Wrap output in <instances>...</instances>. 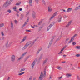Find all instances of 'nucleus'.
Returning a JSON list of instances; mask_svg holds the SVG:
<instances>
[{
	"mask_svg": "<svg viewBox=\"0 0 80 80\" xmlns=\"http://www.w3.org/2000/svg\"><path fill=\"white\" fill-rule=\"evenodd\" d=\"M77 36V34H76L74 35L71 38V40L70 41V42H69V43H71L73 40H74V39L75 38V37Z\"/></svg>",
	"mask_w": 80,
	"mask_h": 80,
	"instance_id": "nucleus-7",
	"label": "nucleus"
},
{
	"mask_svg": "<svg viewBox=\"0 0 80 80\" xmlns=\"http://www.w3.org/2000/svg\"><path fill=\"white\" fill-rule=\"evenodd\" d=\"M8 42H9L8 41H7V42L6 43L5 45L6 47L7 46V45H8Z\"/></svg>",
	"mask_w": 80,
	"mask_h": 80,
	"instance_id": "nucleus-36",
	"label": "nucleus"
},
{
	"mask_svg": "<svg viewBox=\"0 0 80 80\" xmlns=\"http://www.w3.org/2000/svg\"><path fill=\"white\" fill-rule=\"evenodd\" d=\"M77 79L78 80H80V77H78V76L77 77Z\"/></svg>",
	"mask_w": 80,
	"mask_h": 80,
	"instance_id": "nucleus-46",
	"label": "nucleus"
},
{
	"mask_svg": "<svg viewBox=\"0 0 80 80\" xmlns=\"http://www.w3.org/2000/svg\"><path fill=\"white\" fill-rule=\"evenodd\" d=\"M13 10L14 11H17V7L16 6L14 7L13 8Z\"/></svg>",
	"mask_w": 80,
	"mask_h": 80,
	"instance_id": "nucleus-26",
	"label": "nucleus"
},
{
	"mask_svg": "<svg viewBox=\"0 0 80 80\" xmlns=\"http://www.w3.org/2000/svg\"><path fill=\"white\" fill-rule=\"evenodd\" d=\"M72 10V8H69L67 9L66 12L67 13H70L71 12Z\"/></svg>",
	"mask_w": 80,
	"mask_h": 80,
	"instance_id": "nucleus-11",
	"label": "nucleus"
},
{
	"mask_svg": "<svg viewBox=\"0 0 80 80\" xmlns=\"http://www.w3.org/2000/svg\"><path fill=\"white\" fill-rule=\"evenodd\" d=\"M13 0H10L11 2H13Z\"/></svg>",
	"mask_w": 80,
	"mask_h": 80,
	"instance_id": "nucleus-62",
	"label": "nucleus"
},
{
	"mask_svg": "<svg viewBox=\"0 0 80 80\" xmlns=\"http://www.w3.org/2000/svg\"><path fill=\"white\" fill-rule=\"evenodd\" d=\"M20 4H21V2H18V3H17L16 4V5H20Z\"/></svg>",
	"mask_w": 80,
	"mask_h": 80,
	"instance_id": "nucleus-24",
	"label": "nucleus"
},
{
	"mask_svg": "<svg viewBox=\"0 0 80 80\" xmlns=\"http://www.w3.org/2000/svg\"><path fill=\"white\" fill-rule=\"evenodd\" d=\"M57 13H58V11H57L56 12H55L54 14H53L52 15L51 18L49 19L50 20H52V19H53V18H54V17H55L56 15H57Z\"/></svg>",
	"mask_w": 80,
	"mask_h": 80,
	"instance_id": "nucleus-4",
	"label": "nucleus"
},
{
	"mask_svg": "<svg viewBox=\"0 0 80 80\" xmlns=\"http://www.w3.org/2000/svg\"><path fill=\"white\" fill-rule=\"evenodd\" d=\"M10 80V77H9L8 79V80Z\"/></svg>",
	"mask_w": 80,
	"mask_h": 80,
	"instance_id": "nucleus-59",
	"label": "nucleus"
},
{
	"mask_svg": "<svg viewBox=\"0 0 80 80\" xmlns=\"http://www.w3.org/2000/svg\"><path fill=\"white\" fill-rule=\"evenodd\" d=\"M28 22V19L25 22V23L23 25L22 28H23L25 26V25L27 24Z\"/></svg>",
	"mask_w": 80,
	"mask_h": 80,
	"instance_id": "nucleus-15",
	"label": "nucleus"
},
{
	"mask_svg": "<svg viewBox=\"0 0 80 80\" xmlns=\"http://www.w3.org/2000/svg\"><path fill=\"white\" fill-rule=\"evenodd\" d=\"M36 2H38V0H35Z\"/></svg>",
	"mask_w": 80,
	"mask_h": 80,
	"instance_id": "nucleus-55",
	"label": "nucleus"
},
{
	"mask_svg": "<svg viewBox=\"0 0 80 80\" xmlns=\"http://www.w3.org/2000/svg\"><path fill=\"white\" fill-rule=\"evenodd\" d=\"M14 22L15 23H18V21H17V20H15Z\"/></svg>",
	"mask_w": 80,
	"mask_h": 80,
	"instance_id": "nucleus-45",
	"label": "nucleus"
},
{
	"mask_svg": "<svg viewBox=\"0 0 80 80\" xmlns=\"http://www.w3.org/2000/svg\"><path fill=\"white\" fill-rule=\"evenodd\" d=\"M32 77L31 76L29 78V80H32Z\"/></svg>",
	"mask_w": 80,
	"mask_h": 80,
	"instance_id": "nucleus-44",
	"label": "nucleus"
},
{
	"mask_svg": "<svg viewBox=\"0 0 80 80\" xmlns=\"http://www.w3.org/2000/svg\"><path fill=\"white\" fill-rule=\"evenodd\" d=\"M56 68L58 69V70H62V67L60 66H58L56 67Z\"/></svg>",
	"mask_w": 80,
	"mask_h": 80,
	"instance_id": "nucleus-17",
	"label": "nucleus"
},
{
	"mask_svg": "<svg viewBox=\"0 0 80 80\" xmlns=\"http://www.w3.org/2000/svg\"><path fill=\"white\" fill-rule=\"evenodd\" d=\"M23 58V57L22 56H21L20 58H18V60L19 61L20 60H21V59H22V58Z\"/></svg>",
	"mask_w": 80,
	"mask_h": 80,
	"instance_id": "nucleus-31",
	"label": "nucleus"
},
{
	"mask_svg": "<svg viewBox=\"0 0 80 80\" xmlns=\"http://www.w3.org/2000/svg\"><path fill=\"white\" fill-rule=\"evenodd\" d=\"M63 37V35H61L60 36V37Z\"/></svg>",
	"mask_w": 80,
	"mask_h": 80,
	"instance_id": "nucleus-58",
	"label": "nucleus"
},
{
	"mask_svg": "<svg viewBox=\"0 0 80 80\" xmlns=\"http://www.w3.org/2000/svg\"><path fill=\"white\" fill-rule=\"evenodd\" d=\"M55 24V22H52L51 24L48 26L47 28V31H48L50 29V28Z\"/></svg>",
	"mask_w": 80,
	"mask_h": 80,
	"instance_id": "nucleus-2",
	"label": "nucleus"
},
{
	"mask_svg": "<svg viewBox=\"0 0 80 80\" xmlns=\"http://www.w3.org/2000/svg\"><path fill=\"white\" fill-rule=\"evenodd\" d=\"M75 56H76V57H80V54H76V55H75Z\"/></svg>",
	"mask_w": 80,
	"mask_h": 80,
	"instance_id": "nucleus-38",
	"label": "nucleus"
},
{
	"mask_svg": "<svg viewBox=\"0 0 80 80\" xmlns=\"http://www.w3.org/2000/svg\"><path fill=\"white\" fill-rule=\"evenodd\" d=\"M31 27L32 28H34L35 27H34L32 26H31Z\"/></svg>",
	"mask_w": 80,
	"mask_h": 80,
	"instance_id": "nucleus-53",
	"label": "nucleus"
},
{
	"mask_svg": "<svg viewBox=\"0 0 80 80\" xmlns=\"http://www.w3.org/2000/svg\"><path fill=\"white\" fill-rule=\"evenodd\" d=\"M27 48L24 46L22 48V50H25V49H27Z\"/></svg>",
	"mask_w": 80,
	"mask_h": 80,
	"instance_id": "nucleus-28",
	"label": "nucleus"
},
{
	"mask_svg": "<svg viewBox=\"0 0 80 80\" xmlns=\"http://www.w3.org/2000/svg\"><path fill=\"white\" fill-rule=\"evenodd\" d=\"M32 17L33 18H36V16H35V15H32Z\"/></svg>",
	"mask_w": 80,
	"mask_h": 80,
	"instance_id": "nucleus-41",
	"label": "nucleus"
},
{
	"mask_svg": "<svg viewBox=\"0 0 80 80\" xmlns=\"http://www.w3.org/2000/svg\"><path fill=\"white\" fill-rule=\"evenodd\" d=\"M32 15H35V12L34 11L32 12Z\"/></svg>",
	"mask_w": 80,
	"mask_h": 80,
	"instance_id": "nucleus-39",
	"label": "nucleus"
},
{
	"mask_svg": "<svg viewBox=\"0 0 80 80\" xmlns=\"http://www.w3.org/2000/svg\"><path fill=\"white\" fill-rule=\"evenodd\" d=\"M67 55H63V57H66Z\"/></svg>",
	"mask_w": 80,
	"mask_h": 80,
	"instance_id": "nucleus-56",
	"label": "nucleus"
},
{
	"mask_svg": "<svg viewBox=\"0 0 80 80\" xmlns=\"http://www.w3.org/2000/svg\"><path fill=\"white\" fill-rule=\"evenodd\" d=\"M42 2H43V4H44V5H46V3L45 2V1L44 0H43L42 1Z\"/></svg>",
	"mask_w": 80,
	"mask_h": 80,
	"instance_id": "nucleus-32",
	"label": "nucleus"
},
{
	"mask_svg": "<svg viewBox=\"0 0 80 80\" xmlns=\"http://www.w3.org/2000/svg\"><path fill=\"white\" fill-rule=\"evenodd\" d=\"M1 35H2V36L3 37V36H4L5 35H4V33H3V32H1Z\"/></svg>",
	"mask_w": 80,
	"mask_h": 80,
	"instance_id": "nucleus-40",
	"label": "nucleus"
},
{
	"mask_svg": "<svg viewBox=\"0 0 80 80\" xmlns=\"http://www.w3.org/2000/svg\"><path fill=\"white\" fill-rule=\"evenodd\" d=\"M38 53H39V51H38L37 52H36V54L37 55H38Z\"/></svg>",
	"mask_w": 80,
	"mask_h": 80,
	"instance_id": "nucleus-51",
	"label": "nucleus"
},
{
	"mask_svg": "<svg viewBox=\"0 0 80 80\" xmlns=\"http://www.w3.org/2000/svg\"><path fill=\"white\" fill-rule=\"evenodd\" d=\"M7 12H8V13H12V11L10 9H8V10L7 11Z\"/></svg>",
	"mask_w": 80,
	"mask_h": 80,
	"instance_id": "nucleus-29",
	"label": "nucleus"
},
{
	"mask_svg": "<svg viewBox=\"0 0 80 80\" xmlns=\"http://www.w3.org/2000/svg\"><path fill=\"white\" fill-rule=\"evenodd\" d=\"M80 8V7L79 6L78 7H76L74 10H75L77 11V10H79Z\"/></svg>",
	"mask_w": 80,
	"mask_h": 80,
	"instance_id": "nucleus-21",
	"label": "nucleus"
},
{
	"mask_svg": "<svg viewBox=\"0 0 80 80\" xmlns=\"http://www.w3.org/2000/svg\"><path fill=\"white\" fill-rule=\"evenodd\" d=\"M75 48H76V49H80V46H76Z\"/></svg>",
	"mask_w": 80,
	"mask_h": 80,
	"instance_id": "nucleus-23",
	"label": "nucleus"
},
{
	"mask_svg": "<svg viewBox=\"0 0 80 80\" xmlns=\"http://www.w3.org/2000/svg\"><path fill=\"white\" fill-rule=\"evenodd\" d=\"M63 12H66V11H65V10H63Z\"/></svg>",
	"mask_w": 80,
	"mask_h": 80,
	"instance_id": "nucleus-57",
	"label": "nucleus"
},
{
	"mask_svg": "<svg viewBox=\"0 0 80 80\" xmlns=\"http://www.w3.org/2000/svg\"><path fill=\"white\" fill-rule=\"evenodd\" d=\"M24 73H25V72H21L20 73H19L18 74V75H20V76L22 75H23V74H24Z\"/></svg>",
	"mask_w": 80,
	"mask_h": 80,
	"instance_id": "nucleus-22",
	"label": "nucleus"
},
{
	"mask_svg": "<svg viewBox=\"0 0 80 80\" xmlns=\"http://www.w3.org/2000/svg\"><path fill=\"white\" fill-rule=\"evenodd\" d=\"M4 26V24L3 23L0 24V28L1 27H3Z\"/></svg>",
	"mask_w": 80,
	"mask_h": 80,
	"instance_id": "nucleus-25",
	"label": "nucleus"
},
{
	"mask_svg": "<svg viewBox=\"0 0 80 80\" xmlns=\"http://www.w3.org/2000/svg\"><path fill=\"white\" fill-rule=\"evenodd\" d=\"M33 0H29V3L30 6H32L33 5Z\"/></svg>",
	"mask_w": 80,
	"mask_h": 80,
	"instance_id": "nucleus-14",
	"label": "nucleus"
},
{
	"mask_svg": "<svg viewBox=\"0 0 80 80\" xmlns=\"http://www.w3.org/2000/svg\"><path fill=\"white\" fill-rule=\"evenodd\" d=\"M28 15H29V12H26V17H28Z\"/></svg>",
	"mask_w": 80,
	"mask_h": 80,
	"instance_id": "nucleus-34",
	"label": "nucleus"
},
{
	"mask_svg": "<svg viewBox=\"0 0 80 80\" xmlns=\"http://www.w3.org/2000/svg\"><path fill=\"white\" fill-rule=\"evenodd\" d=\"M35 63H36V61H34L32 63V69L33 68V67H34V66H35Z\"/></svg>",
	"mask_w": 80,
	"mask_h": 80,
	"instance_id": "nucleus-13",
	"label": "nucleus"
},
{
	"mask_svg": "<svg viewBox=\"0 0 80 80\" xmlns=\"http://www.w3.org/2000/svg\"><path fill=\"white\" fill-rule=\"evenodd\" d=\"M51 6V5H49L48 6V12H51L52 11V8Z\"/></svg>",
	"mask_w": 80,
	"mask_h": 80,
	"instance_id": "nucleus-9",
	"label": "nucleus"
},
{
	"mask_svg": "<svg viewBox=\"0 0 80 80\" xmlns=\"http://www.w3.org/2000/svg\"><path fill=\"white\" fill-rule=\"evenodd\" d=\"M26 32H28V30H26Z\"/></svg>",
	"mask_w": 80,
	"mask_h": 80,
	"instance_id": "nucleus-64",
	"label": "nucleus"
},
{
	"mask_svg": "<svg viewBox=\"0 0 80 80\" xmlns=\"http://www.w3.org/2000/svg\"><path fill=\"white\" fill-rule=\"evenodd\" d=\"M47 62V60L46 59L44 61H43V64H45V63H46V62Z\"/></svg>",
	"mask_w": 80,
	"mask_h": 80,
	"instance_id": "nucleus-35",
	"label": "nucleus"
},
{
	"mask_svg": "<svg viewBox=\"0 0 80 80\" xmlns=\"http://www.w3.org/2000/svg\"><path fill=\"white\" fill-rule=\"evenodd\" d=\"M69 26L71 25V22H70L68 24Z\"/></svg>",
	"mask_w": 80,
	"mask_h": 80,
	"instance_id": "nucleus-47",
	"label": "nucleus"
},
{
	"mask_svg": "<svg viewBox=\"0 0 80 80\" xmlns=\"http://www.w3.org/2000/svg\"><path fill=\"white\" fill-rule=\"evenodd\" d=\"M62 16L61 15H59L58 16V22L60 23L61 22V21H62Z\"/></svg>",
	"mask_w": 80,
	"mask_h": 80,
	"instance_id": "nucleus-5",
	"label": "nucleus"
},
{
	"mask_svg": "<svg viewBox=\"0 0 80 80\" xmlns=\"http://www.w3.org/2000/svg\"><path fill=\"white\" fill-rule=\"evenodd\" d=\"M46 73V72L45 71H44V73L43 74V72H41V74L40 75V76H39V79H38V80H43V78L44 77H45V73Z\"/></svg>",
	"mask_w": 80,
	"mask_h": 80,
	"instance_id": "nucleus-1",
	"label": "nucleus"
},
{
	"mask_svg": "<svg viewBox=\"0 0 80 80\" xmlns=\"http://www.w3.org/2000/svg\"><path fill=\"white\" fill-rule=\"evenodd\" d=\"M69 25L68 24V25H67V26H66V27H69Z\"/></svg>",
	"mask_w": 80,
	"mask_h": 80,
	"instance_id": "nucleus-49",
	"label": "nucleus"
},
{
	"mask_svg": "<svg viewBox=\"0 0 80 80\" xmlns=\"http://www.w3.org/2000/svg\"><path fill=\"white\" fill-rule=\"evenodd\" d=\"M62 76L58 77V78L59 80H61V79H62Z\"/></svg>",
	"mask_w": 80,
	"mask_h": 80,
	"instance_id": "nucleus-42",
	"label": "nucleus"
},
{
	"mask_svg": "<svg viewBox=\"0 0 80 80\" xmlns=\"http://www.w3.org/2000/svg\"><path fill=\"white\" fill-rule=\"evenodd\" d=\"M11 2V1L10 2V1L9 0L7 1L6 2V3L4 4V7H8V5H10Z\"/></svg>",
	"mask_w": 80,
	"mask_h": 80,
	"instance_id": "nucleus-3",
	"label": "nucleus"
},
{
	"mask_svg": "<svg viewBox=\"0 0 80 80\" xmlns=\"http://www.w3.org/2000/svg\"><path fill=\"white\" fill-rule=\"evenodd\" d=\"M69 40V38H67L66 40V41H65V42L66 43H67V42H68V40Z\"/></svg>",
	"mask_w": 80,
	"mask_h": 80,
	"instance_id": "nucleus-37",
	"label": "nucleus"
},
{
	"mask_svg": "<svg viewBox=\"0 0 80 80\" xmlns=\"http://www.w3.org/2000/svg\"><path fill=\"white\" fill-rule=\"evenodd\" d=\"M62 63H65V61L62 62Z\"/></svg>",
	"mask_w": 80,
	"mask_h": 80,
	"instance_id": "nucleus-60",
	"label": "nucleus"
},
{
	"mask_svg": "<svg viewBox=\"0 0 80 80\" xmlns=\"http://www.w3.org/2000/svg\"><path fill=\"white\" fill-rule=\"evenodd\" d=\"M65 48H63L61 50L60 52H59L58 54V55H60V54H61V53H62V52H63V51L64 50V49Z\"/></svg>",
	"mask_w": 80,
	"mask_h": 80,
	"instance_id": "nucleus-16",
	"label": "nucleus"
},
{
	"mask_svg": "<svg viewBox=\"0 0 80 80\" xmlns=\"http://www.w3.org/2000/svg\"><path fill=\"white\" fill-rule=\"evenodd\" d=\"M52 42H53V41H52V40H51L50 41V42L49 44L48 48H49V47H50V46H51V45H52Z\"/></svg>",
	"mask_w": 80,
	"mask_h": 80,
	"instance_id": "nucleus-18",
	"label": "nucleus"
},
{
	"mask_svg": "<svg viewBox=\"0 0 80 80\" xmlns=\"http://www.w3.org/2000/svg\"><path fill=\"white\" fill-rule=\"evenodd\" d=\"M33 80H36V78H34L33 79Z\"/></svg>",
	"mask_w": 80,
	"mask_h": 80,
	"instance_id": "nucleus-54",
	"label": "nucleus"
},
{
	"mask_svg": "<svg viewBox=\"0 0 80 80\" xmlns=\"http://www.w3.org/2000/svg\"><path fill=\"white\" fill-rule=\"evenodd\" d=\"M11 58L12 62H15V56L14 55H12Z\"/></svg>",
	"mask_w": 80,
	"mask_h": 80,
	"instance_id": "nucleus-6",
	"label": "nucleus"
},
{
	"mask_svg": "<svg viewBox=\"0 0 80 80\" xmlns=\"http://www.w3.org/2000/svg\"><path fill=\"white\" fill-rule=\"evenodd\" d=\"M22 10H23L22 8H20L19 9V11H22Z\"/></svg>",
	"mask_w": 80,
	"mask_h": 80,
	"instance_id": "nucleus-48",
	"label": "nucleus"
},
{
	"mask_svg": "<svg viewBox=\"0 0 80 80\" xmlns=\"http://www.w3.org/2000/svg\"><path fill=\"white\" fill-rule=\"evenodd\" d=\"M17 13H19V12H18V11H16Z\"/></svg>",
	"mask_w": 80,
	"mask_h": 80,
	"instance_id": "nucleus-52",
	"label": "nucleus"
},
{
	"mask_svg": "<svg viewBox=\"0 0 80 80\" xmlns=\"http://www.w3.org/2000/svg\"><path fill=\"white\" fill-rule=\"evenodd\" d=\"M11 27L12 29L13 28V22H11Z\"/></svg>",
	"mask_w": 80,
	"mask_h": 80,
	"instance_id": "nucleus-20",
	"label": "nucleus"
},
{
	"mask_svg": "<svg viewBox=\"0 0 80 80\" xmlns=\"http://www.w3.org/2000/svg\"><path fill=\"white\" fill-rule=\"evenodd\" d=\"M28 32H30L31 33L32 32V31L30 30H28Z\"/></svg>",
	"mask_w": 80,
	"mask_h": 80,
	"instance_id": "nucleus-50",
	"label": "nucleus"
},
{
	"mask_svg": "<svg viewBox=\"0 0 80 80\" xmlns=\"http://www.w3.org/2000/svg\"><path fill=\"white\" fill-rule=\"evenodd\" d=\"M27 39V36L24 37L23 38L22 40L20 42V43H23L26 39Z\"/></svg>",
	"mask_w": 80,
	"mask_h": 80,
	"instance_id": "nucleus-10",
	"label": "nucleus"
},
{
	"mask_svg": "<svg viewBox=\"0 0 80 80\" xmlns=\"http://www.w3.org/2000/svg\"><path fill=\"white\" fill-rule=\"evenodd\" d=\"M27 53V52H26L23 53L21 55V56L22 57V58H23L24 56H25V55Z\"/></svg>",
	"mask_w": 80,
	"mask_h": 80,
	"instance_id": "nucleus-19",
	"label": "nucleus"
},
{
	"mask_svg": "<svg viewBox=\"0 0 80 80\" xmlns=\"http://www.w3.org/2000/svg\"><path fill=\"white\" fill-rule=\"evenodd\" d=\"M72 74L71 73H68L66 75V77L67 78H69L70 77H72Z\"/></svg>",
	"mask_w": 80,
	"mask_h": 80,
	"instance_id": "nucleus-12",
	"label": "nucleus"
},
{
	"mask_svg": "<svg viewBox=\"0 0 80 80\" xmlns=\"http://www.w3.org/2000/svg\"><path fill=\"white\" fill-rule=\"evenodd\" d=\"M28 43L29 46L30 45V47H32L34 44V42H28Z\"/></svg>",
	"mask_w": 80,
	"mask_h": 80,
	"instance_id": "nucleus-8",
	"label": "nucleus"
},
{
	"mask_svg": "<svg viewBox=\"0 0 80 80\" xmlns=\"http://www.w3.org/2000/svg\"><path fill=\"white\" fill-rule=\"evenodd\" d=\"M25 70V68H22L20 70V72H23V71H24Z\"/></svg>",
	"mask_w": 80,
	"mask_h": 80,
	"instance_id": "nucleus-30",
	"label": "nucleus"
},
{
	"mask_svg": "<svg viewBox=\"0 0 80 80\" xmlns=\"http://www.w3.org/2000/svg\"><path fill=\"white\" fill-rule=\"evenodd\" d=\"M61 39V38L60 37H59V38H58L57 39V40L58 41V40H60Z\"/></svg>",
	"mask_w": 80,
	"mask_h": 80,
	"instance_id": "nucleus-43",
	"label": "nucleus"
},
{
	"mask_svg": "<svg viewBox=\"0 0 80 80\" xmlns=\"http://www.w3.org/2000/svg\"><path fill=\"white\" fill-rule=\"evenodd\" d=\"M17 17H19V15H18V14H17Z\"/></svg>",
	"mask_w": 80,
	"mask_h": 80,
	"instance_id": "nucleus-61",
	"label": "nucleus"
},
{
	"mask_svg": "<svg viewBox=\"0 0 80 80\" xmlns=\"http://www.w3.org/2000/svg\"><path fill=\"white\" fill-rule=\"evenodd\" d=\"M25 47H26V48H28V47L29 45L28 44V43L27 42V43H26V44L25 45Z\"/></svg>",
	"mask_w": 80,
	"mask_h": 80,
	"instance_id": "nucleus-27",
	"label": "nucleus"
},
{
	"mask_svg": "<svg viewBox=\"0 0 80 80\" xmlns=\"http://www.w3.org/2000/svg\"><path fill=\"white\" fill-rule=\"evenodd\" d=\"M72 44L73 45H76V42H73L72 43Z\"/></svg>",
	"mask_w": 80,
	"mask_h": 80,
	"instance_id": "nucleus-33",
	"label": "nucleus"
},
{
	"mask_svg": "<svg viewBox=\"0 0 80 80\" xmlns=\"http://www.w3.org/2000/svg\"><path fill=\"white\" fill-rule=\"evenodd\" d=\"M26 61H27V59H26L24 61L25 62H26Z\"/></svg>",
	"mask_w": 80,
	"mask_h": 80,
	"instance_id": "nucleus-63",
	"label": "nucleus"
}]
</instances>
